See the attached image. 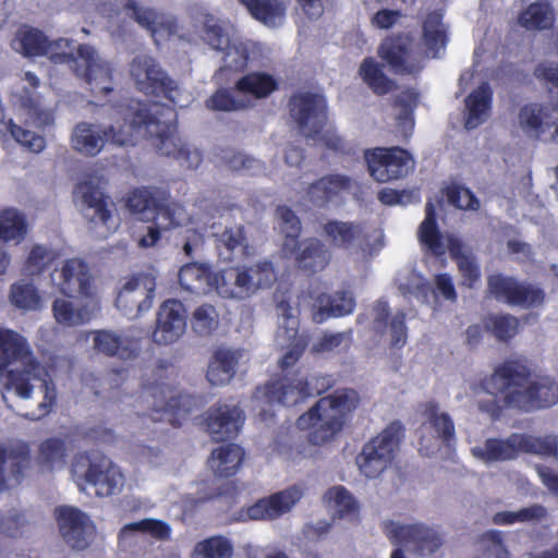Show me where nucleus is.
Here are the masks:
<instances>
[{"instance_id": "64", "label": "nucleus", "mask_w": 558, "mask_h": 558, "mask_svg": "<svg viewBox=\"0 0 558 558\" xmlns=\"http://www.w3.org/2000/svg\"><path fill=\"white\" fill-rule=\"evenodd\" d=\"M508 553L502 545L501 534L489 531L484 534L478 543V555L475 558H507Z\"/></svg>"}, {"instance_id": "55", "label": "nucleus", "mask_w": 558, "mask_h": 558, "mask_svg": "<svg viewBox=\"0 0 558 558\" xmlns=\"http://www.w3.org/2000/svg\"><path fill=\"white\" fill-rule=\"evenodd\" d=\"M359 74L363 82L378 95H384L393 87V83L384 74L380 64L373 58L363 60Z\"/></svg>"}, {"instance_id": "9", "label": "nucleus", "mask_w": 558, "mask_h": 558, "mask_svg": "<svg viewBox=\"0 0 558 558\" xmlns=\"http://www.w3.org/2000/svg\"><path fill=\"white\" fill-rule=\"evenodd\" d=\"M421 243L435 255H442L448 250L457 259L462 284L474 288L480 282L481 272L472 255L465 252L458 239L450 234H440L436 227L435 211L430 203L426 204V216L418 229Z\"/></svg>"}, {"instance_id": "23", "label": "nucleus", "mask_w": 558, "mask_h": 558, "mask_svg": "<svg viewBox=\"0 0 558 558\" xmlns=\"http://www.w3.org/2000/svg\"><path fill=\"white\" fill-rule=\"evenodd\" d=\"M155 289V279L149 275L130 279L118 294V310L130 318H136L151 307Z\"/></svg>"}, {"instance_id": "62", "label": "nucleus", "mask_w": 558, "mask_h": 558, "mask_svg": "<svg viewBox=\"0 0 558 558\" xmlns=\"http://www.w3.org/2000/svg\"><path fill=\"white\" fill-rule=\"evenodd\" d=\"M248 284V293L253 294L256 290L270 286L276 280L274 267L268 262L258 263L250 268H243Z\"/></svg>"}, {"instance_id": "31", "label": "nucleus", "mask_w": 558, "mask_h": 558, "mask_svg": "<svg viewBox=\"0 0 558 558\" xmlns=\"http://www.w3.org/2000/svg\"><path fill=\"white\" fill-rule=\"evenodd\" d=\"M126 9L138 25L150 33L157 45L178 35L179 26L171 15L158 14L153 9L135 2L128 3Z\"/></svg>"}, {"instance_id": "39", "label": "nucleus", "mask_w": 558, "mask_h": 558, "mask_svg": "<svg viewBox=\"0 0 558 558\" xmlns=\"http://www.w3.org/2000/svg\"><path fill=\"white\" fill-rule=\"evenodd\" d=\"M245 452L235 444L221 445L211 451L209 469L219 477H229L240 470Z\"/></svg>"}, {"instance_id": "14", "label": "nucleus", "mask_w": 558, "mask_h": 558, "mask_svg": "<svg viewBox=\"0 0 558 558\" xmlns=\"http://www.w3.org/2000/svg\"><path fill=\"white\" fill-rule=\"evenodd\" d=\"M40 85L39 77L25 72L22 85L12 92V101L16 109V118L27 126L43 129L54 121L53 109L35 92Z\"/></svg>"}, {"instance_id": "8", "label": "nucleus", "mask_w": 558, "mask_h": 558, "mask_svg": "<svg viewBox=\"0 0 558 558\" xmlns=\"http://www.w3.org/2000/svg\"><path fill=\"white\" fill-rule=\"evenodd\" d=\"M66 46L56 47L54 52L60 53L59 59L49 58L54 63H69L75 74L84 78L90 92L96 96L112 92L111 68L108 62L100 59L95 49L87 45H80L74 54L72 41L60 38Z\"/></svg>"}, {"instance_id": "26", "label": "nucleus", "mask_w": 558, "mask_h": 558, "mask_svg": "<svg viewBox=\"0 0 558 558\" xmlns=\"http://www.w3.org/2000/svg\"><path fill=\"white\" fill-rule=\"evenodd\" d=\"M488 290L497 300L513 306L535 307L544 301L541 290L501 275H493L488 278Z\"/></svg>"}, {"instance_id": "10", "label": "nucleus", "mask_w": 558, "mask_h": 558, "mask_svg": "<svg viewBox=\"0 0 558 558\" xmlns=\"http://www.w3.org/2000/svg\"><path fill=\"white\" fill-rule=\"evenodd\" d=\"M129 74L136 89L145 95L163 94L179 107H186L192 101V95L181 90L150 56H136L130 63Z\"/></svg>"}, {"instance_id": "20", "label": "nucleus", "mask_w": 558, "mask_h": 558, "mask_svg": "<svg viewBox=\"0 0 558 558\" xmlns=\"http://www.w3.org/2000/svg\"><path fill=\"white\" fill-rule=\"evenodd\" d=\"M365 158L371 175L378 182L400 179L414 168L411 155L399 147H377L367 151Z\"/></svg>"}, {"instance_id": "17", "label": "nucleus", "mask_w": 558, "mask_h": 558, "mask_svg": "<svg viewBox=\"0 0 558 558\" xmlns=\"http://www.w3.org/2000/svg\"><path fill=\"white\" fill-rule=\"evenodd\" d=\"M383 530L392 544L410 547L422 556L432 555L442 544L436 530L421 523L387 520L383 524Z\"/></svg>"}, {"instance_id": "47", "label": "nucleus", "mask_w": 558, "mask_h": 558, "mask_svg": "<svg viewBox=\"0 0 558 558\" xmlns=\"http://www.w3.org/2000/svg\"><path fill=\"white\" fill-rule=\"evenodd\" d=\"M25 215L14 207H0V242L20 244L27 235Z\"/></svg>"}, {"instance_id": "21", "label": "nucleus", "mask_w": 558, "mask_h": 558, "mask_svg": "<svg viewBox=\"0 0 558 558\" xmlns=\"http://www.w3.org/2000/svg\"><path fill=\"white\" fill-rule=\"evenodd\" d=\"M142 397L156 411L167 412L171 416L169 421L173 423H179L195 405L191 396L183 395L165 383L145 386Z\"/></svg>"}, {"instance_id": "58", "label": "nucleus", "mask_w": 558, "mask_h": 558, "mask_svg": "<svg viewBox=\"0 0 558 558\" xmlns=\"http://www.w3.org/2000/svg\"><path fill=\"white\" fill-rule=\"evenodd\" d=\"M233 547L221 536H214L197 543L191 558H231Z\"/></svg>"}, {"instance_id": "3", "label": "nucleus", "mask_w": 558, "mask_h": 558, "mask_svg": "<svg viewBox=\"0 0 558 558\" xmlns=\"http://www.w3.org/2000/svg\"><path fill=\"white\" fill-rule=\"evenodd\" d=\"M423 40L426 56L410 47L407 37L387 38L379 47V56L398 73L414 74L424 66L426 57L439 58L448 43L447 27L442 15L429 13L423 22Z\"/></svg>"}, {"instance_id": "28", "label": "nucleus", "mask_w": 558, "mask_h": 558, "mask_svg": "<svg viewBox=\"0 0 558 558\" xmlns=\"http://www.w3.org/2000/svg\"><path fill=\"white\" fill-rule=\"evenodd\" d=\"M186 329V312L184 305L177 300L162 303L157 314V325L153 333L154 340L160 344L177 341Z\"/></svg>"}, {"instance_id": "60", "label": "nucleus", "mask_w": 558, "mask_h": 558, "mask_svg": "<svg viewBox=\"0 0 558 558\" xmlns=\"http://www.w3.org/2000/svg\"><path fill=\"white\" fill-rule=\"evenodd\" d=\"M546 515V509L539 505H533L517 511H501L494 515L493 521L499 525H510L514 523L532 522L543 519Z\"/></svg>"}, {"instance_id": "32", "label": "nucleus", "mask_w": 558, "mask_h": 558, "mask_svg": "<svg viewBox=\"0 0 558 558\" xmlns=\"http://www.w3.org/2000/svg\"><path fill=\"white\" fill-rule=\"evenodd\" d=\"M61 46H66V43L48 41L41 31L27 25L21 26L11 41L12 49L24 57L47 56L59 59L60 53L54 52L53 49Z\"/></svg>"}, {"instance_id": "13", "label": "nucleus", "mask_w": 558, "mask_h": 558, "mask_svg": "<svg viewBox=\"0 0 558 558\" xmlns=\"http://www.w3.org/2000/svg\"><path fill=\"white\" fill-rule=\"evenodd\" d=\"M402 437V425L393 422L368 440L356 458L360 472L367 478L383 474L391 465Z\"/></svg>"}, {"instance_id": "61", "label": "nucleus", "mask_w": 558, "mask_h": 558, "mask_svg": "<svg viewBox=\"0 0 558 558\" xmlns=\"http://www.w3.org/2000/svg\"><path fill=\"white\" fill-rule=\"evenodd\" d=\"M219 327V314L210 304H203L195 308L192 315V328L202 336L210 335Z\"/></svg>"}, {"instance_id": "41", "label": "nucleus", "mask_w": 558, "mask_h": 558, "mask_svg": "<svg viewBox=\"0 0 558 558\" xmlns=\"http://www.w3.org/2000/svg\"><path fill=\"white\" fill-rule=\"evenodd\" d=\"M247 12L268 27L282 25L290 0H239Z\"/></svg>"}, {"instance_id": "40", "label": "nucleus", "mask_w": 558, "mask_h": 558, "mask_svg": "<svg viewBox=\"0 0 558 558\" xmlns=\"http://www.w3.org/2000/svg\"><path fill=\"white\" fill-rule=\"evenodd\" d=\"M493 92L487 83L473 90L465 99V129L473 130L490 116Z\"/></svg>"}, {"instance_id": "11", "label": "nucleus", "mask_w": 558, "mask_h": 558, "mask_svg": "<svg viewBox=\"0 0 558 558\" xmlns=\"http://www.w3.org/2000/svg\"><path fill=\"white\" fill-rule=\"evenodd\" d=\"M71 473L81 490H86L89 485L98 497L119 494L124 486V476L120 469L104 457L92 459L86 454H77Z\"/></svg>"}, {"instance_id": "37", "label": "nucleus", "mask_w": 558, "mask_h": 558, "mask_svg": "<svg viewBox=\"0 0 558 558\" xmlns=\"http://www.w3.org/2000/svg\"><path fill=\"white\" fill-rule=\"evenodd\" d=\"M93 343L97 352L106 355H118L121 359H130L138 350L137 339L109 330L94 331Z\"/></svg>"}, {"instance_id": "42", "label": "nucleus", "mask_w": 558, "mask_h": 558, "mask_svg": "<svg viewBox=\"0 0 558 558\" xmlns=\"http://www.w3.org/2000/svg\"><path fill=\"white\" fill-rule=\"evenodd\" d=\"M283 253L287 256L293 255L301 268L313 271L324 269L330 260L329 251L316 239L304 240L302 243L298 242L293 252Z\"/></svg>"}, {"instance_id": "50", "label": "nucleus", "mask_w": 558, "mask_h": 558, "mask_svg": "<svg viewBox=\"0 0 558 558\" xmlns=\"http://www.w3.org/2000/svg\"><path fill=\"white\" fill-rule=\"evenodd\" d=\"M236 353L232 350H218L208 365L207 379L211 385L228 384L235 374Z\"/></svg>"}, {"instance_id": "18", "label": "nucleus", "mask_w": 558, "mask_h": 558, "mask_svg": "<svg viewBox=\"0 0 558 558\" xmlns=\"http://www.w3.org/2000/svg\"><path fill=\"white\" fill-rule=\"evenodd\" d=\"M279 328L276 335V342L283 351L280 359L281 368L293 366L301 357L305 347V338L299 333L298 310L289 303L281 301L277 305Z\"/></svg>"}, {"instance_id": "56", "label": "nucleus", "mask_w": 558, "mask_h": 558, "mask_svg": "<svg viewBox=\"0 0 558 558\" xmlns=\"http://www.w3.org/2000/svg\"><path fill=\"white\" fill-rule=\"evenodd\" d=\"M276 215L278 227L286 236L282 244V251L293 252L298 244L296 239L301 232V222L294 213L286 206H279Z\"/></svg>"}, {"instance_id": "57", "label": "nucleus", "mask_w": 558, "mask_h": 558, "mask_svg": "<svg viewBox=\"0 0 558 558\" xmlns=\"http://www.w3.org/2000/svg\"><path fill=\"white\" fill-rule=\"evenodd\" d=\"M60 256L59 252L43 244L34 245L24 264V271L28 276L40 275L50 264Z\"/></svg>"}, {"instance_id": "59", "label": "nucleus", "mask_w": 558, "mask_h": 558, "mask_svg": "<svg viewBox=\"0 0 558 558\" xmlns=\"http://www.w3.org/2000/svg\"><path fill=\"white\" fill-rule=\"evenodd\" d=\"M206 107L216 111H238L248 108L247 98L241 94H232L230 90L218 89L207 101Z\"/></svg>"}, {"instance_id": "49", "label": "nucleus", "mask_w": 558, "mask_h": 558, "mask_svg": "<svg viewBox=\"0 0 558 558\" xmlns=\"http://www.w3.org/2000/svg\"><path fill=\"white\" fill-rule=\"evenodd\" d=\"M329 512L339 519L354 520L360 506L350 492L343 486L329 488L324 496Z\"/></svg>"}, {"instance_id": "19", "label": "nucleus", "mask_w": 558, "mask_h": 558, "mask_svg": "<svg viewBox=\"0 0 558 558\" xmlns=\"http://www.w3.org/2000/svg\"><path fill=\"white\" fill-rule=\"evenodd\" d=\"M423 415L425 421L418 429L420 452L430 457L440 449L441 444H450L454 437V425L451 417L433 403L425 405Z\"/></svg>"}, {"instance_id": "34", "label": "nucleus", "mask_w": 558, "mask_h": 558, "mask_svg": "<svg viewBox=\"0 0 558 558\" xmlns=\"http://www.w3.org/2000/svg\"><path fill=\"white\" fill-rule=\"evenodd\" d=\"M66 456L68 449L63 439L51 437L43 440L36 457L37 473L47 476L64 469Z\"/></svg>"}, {"instance_id": "16", "label": "nucleus", "mask_w": 558, "mask_h": 558, "mask_svg": "<svg viewBox=\"0 0 558 558\" xmlns=\"http://www.w3.org/2000/svg\"><path fill=\"white\" fill-rule=\"evenodd\" d=\"M74 197L97 236L106 238L117 228V222L104 199L99 179L93 178L78 183L74 190Z\"/></svg>"}, {"instance_id": "1", "label": "nucleus", "mask_w": 558, "mask_h": 558, "mask_svg": "<svg viewBox=\"0 0 558 558\" xmlns=\"http://www.w3.org/2000/svg\"><path fill=\"white\" fill-rule=\"evenodd\" d=\"M37 383L44 399L35 411L25 414L29 420H40L51 412L57 401L56 387L47 368L34 360L26 338L0 327V389L8 407L12 397L29 399Z\"/></svg>"}, {"instance_id": "5", "label": "nucleus", "mask_w": 558, "mask_h": 558, "mask_svg": "<svg viewBox=\"0 0 558 558\" xmlns=\"http://www.w3.org/2000/svg\"><path fill=\"white\" fill-rule=\"evenodd\" d=\"M134 101L121 106L111 113L112 123L106 126L81 122L72 134V147L85 155L95 156L101 151L106 143L126 146L135 144V126L133 125Z\"/></svg>"}, {"instance_id": "36", "label": "nucleus", "mask_w": 558, "mask_h": 558, "mask_svg": "<svg viewBox=\"0 0 558 558\" xmlns=\"http://www.w3.org/2000/svg\"><path fill=\"white\" fill-rule=\"evenodd\" d=\"M354 183L351 179L340 175L330 174L312 183L306 191L308 202L316 206H324L335 197L350 192Z\"/></svg>"}, {"instance_id": "38", "label": "nucleus", "mask_w": 558, "mask_h": 558, "mask_svg": "<svg viewBox=\"0 0 558 558\" xmlns=\"http://www.w3.org/2000/svg\"><path fill=\"white\" fill-rule=\"evenodd\" d=\"M98 310V300H89L88 303L80 306H75L73 302L62 298H57L52 302V313L56 322L69 327L89 322Z\"/></svg>"}, {"instance_id": "29", "label": "nucleus", "mask_w": 558, "mask_h": 558, "mask_svg": "<svg viewBox=\"0 0 558 558\" xmlns=\"http://www.w3.org/2000/svg\"><path fill=\"white\" fill-rule=\"evenodd\" d=\"M243 411L231 404H219L208 411L206 425L211 438L216 441L238 435L244 424Z\"/></svg>"}, {"instance_id": "24", "label": "nucleus", "mask_w": 558, "mask_h": 558, "mask_svg": "<svg viewBox=\"0 0 558 558\" xmlns=\"http://www.w3.org/2000/svg\"><path fill=\"white\" fill-rule=\"evenodd\" d=\"M538 445H531V436L512 434L506 439L488 438L483 444L472 447V456L484 462H498L514 459L520 452L542 450Z\"/></svg>"}, {"instance_id": "6", "label": "nucleus", "mask_w": 558, "mask_h": 558, "mask_svg": "<svg viewBox=\"0 0 558 558\" xmlns=\"http://www.w3.org/2000/svg\"><path fill=\"white\" fill-rule=\"evenodd\" d=\"M175 121L177 113L170 107L157 102L145 105L134 101L135 142L141 136L154 138L157 150L174 159L181 147L185 146L178 135Z\"/></svg>"}, {"instance_id": "35", "label": "nucleus", "mask_w": 558, "mask_h": 558, "mask_svg": "<svg viewBox=\"0 0 558 558\" xmlns=\"http://www.w3.org/2000/svg\"><path fill=\"white\" fill-rule=\"evenodd\" d=\"M9 304L23 313L40 312L45 300L39 288L28 279H19L11 283L8 290Z\"/></svg>"}, {"instance_id": "63", "label": "nucleus", "mask_w": 558, "mask_h": 558, "mask_svg": "<svg viewBox=\"0 0 558 558\" xmlns=\"http://www.w3.org/2000/svg\"><path fill=\"white\" fill-rule=\"evenodd\" d=\"M485 326L499 340L512 338L519 328L518 319L509 315H494L486 319Z\"/></svg>"}, {"instance_id": "33", "label": "nucleus", "mask_w": 558, "mask_h": 558, "mask_svg": "<svg viewBox=\"0 0 558 558\" xmlns=\"http://www.w3.org/2000/svg\"><path fill=\"white\" fill-rule=\"evenodd\" d=\"M187 220L189 216L185 209L179 203H170L149 220L153 225L148 226L146 233L138 238V246L143 248L155 246L160 240L161 231L181 227Z\"/></svg>"}, {"instance_id": "45", "label": "nucleus", "mask_w": 558, "mask_h": 558, "mask_svg": "<svg viewBox=\"0 0 558 558\" xmlns=\"http://www.w3.org/2000/svg\"><path fill=\"white\" fill-rule=\"evenodd\" d=\"M215 274L209 266L201 263L184 265L179 272L182 288L193 293L206 294L214 290Z\"/></svg>"}, {"instance_id": "54", "label": "nucleus", "mask_w": 558, "mask_h": 558, "mask_svg": "<svg viewBox=\"0 0 558 558\" xmlns=\"http://www.w3.org/2000/svg\"><path fill=\"white\" fill-rule=\"evenodd\" d=\"M320 315L326 313L329 316L340 317L349 315L354 311L355 300L349 291H338L333 295H319L316 300Z\"/></svg>"}, {"instance_id": "30", "label": "nucleus", "mask_w": 558, "mask_h": 558, "mask_svg": "<svg viewBox=\"0 0 558 558\" xmlns=\"http://www.w3.org/2000/svg\"><path fill=\"white\" fill-rule=\"evenodd\" d=\"M326 238L351 254H368L365 232L359 223L331 220L324 225Z\"/></svg>"}, {"instance_id": "44", "label": "nucleus", "mask_w": 558, "mask_h": 558, "mask_svg": "<svg viewBox=\"0 0 558 558\" xmlns=\"http://www.w3.org/2000/svg\"><path fill=\"white\" fill-rule=\"evenodd\" d=\"M388 305L384 301H379L374 305L373 317L376 328L384 327V335L388 336L389 343L393 347H402L407 342V326L404 323V315L402 313L396 314L389 323Z\"/></svg>"}, {"instance_id": "12", "label": "nucleus", "mask_w": 558, "mask_h": 558, "mask_svg": "<svg viewBox=\"0 0 558 558\" xmlns=\"http://www.w3.org/2000/svg\"><path fill=\"white\" fill-rule=\"evenodd\" d=\"M310 396L308 383L300 374L284 376L257 388L252 403L260 422L268 423L275 416L274 407L295 405Z\"/></svg>"}, {"instance_id": "7", "label": "nucleus", "mask_w": 558, "mask_h": 558, "mask_svg": "<svg viewBox=\"0 0 558 558\" xmlns=\"http://www.w3.org/2000/svg\"><path fill=\"white\" fill-rule=\"evenodd\" d=\"M290 112L300 132L314 144L332 150L342 148V140L333 129L327 128V104L318 93L303 92L290 100Z\"/></svg>"}, {"instance_id": "4", "label": "nucleus", "mask_w": 558, "mask_h": 558, "mask_svg": "<svg viewBox=\"0 0 558 558\" xmlns=\"http://www.w3.org/2000/svg\"><path fill=\"white\" fill-rule=\"evenodd\" d=\"M359 403V395L353 389L336 390L320 398L314 407L301 415L296 421L298 427L310 430L311 444L325 445L342 430Z\"/></svg>"}, {"instance_id": "52", "label": "nucleus", "mask_w": 558, "mask_h": 558, "mask_svg": "<svg viewBox=\"0 0 558 558\" xmlns=\"http://www.w3.org/2000/svg\"><path fill=\"white\" fill-rule=\"evenodd\" d=\"M518 21L529 31L548 29L555 21L554 9L547 1H536L521 12Z\"/></svg>"}, {"instance_id": "43", "label": "nucleus", "mask_w": 558, "mask_h": 558, "mask_svg": "<svg viewBox=\"0 0 558 558\" xmlns=\"http://www.w3.org/2000/svg\"><path fill=\"white\" fill-rule=\"evenodd\" d=\"M277 81L272 75L262 72H254L242 76L235 83V92L247 98L248 108L254 106L255 100L266 98L277 88Z\"/></svg>"}, {"instance_id": "53", "label": "nucleus", "mask_w": 558, "mask_h": 558, "mask_svg": "<svg viewBox=\"0 0 558 558\" xmlns=\"http://www.w3.org/2000/svg\"><path fill=\"white\" fill-rule=\"evenodd\" d=\"M255 45L250 41H243L238 35L231 39L230 46L226 47L223 52V66L217 72L216 76L219 77L226 69L241 71L246 68L251 57V48Z\"/></svg>"}, {"instance_id": "48", "label": "nucleus", "mask_w": 558, "mask_h": 558, "mask_svg": "<svg viewBox=\"0 0 558 558\" xmlns=\"http://www.w3.org/2000/svg\"><path fill=\"white\" fill-rule=\"evenodd\" d=\"M170 203L175 202L172 199H163L162 202H159L153 195L151 191L147 189H140L130 194L126 201V206L137 219L149 221Z\"/></svg>"}, {"instance_id": "46", "label": "nucleus", "mask_w": 558, "mask_h": 558, "mask_svg": "<svg viewBox=\"0 0 558 558\" xmlns=\"http://www.w3.org/2000/svg\"><path fill=\"white\" fill-rule=\"evenodd\" d=\"M214 290L226 299H245L250 296L245 270L227 268L215 274Z\"/></svg>"}, {"instance_id": "51", "label": "nucleus", "mask_w": 558, "mask_h": 558, "mask_svg": "<svg viewBox=\"0 0 558 558\" xmlns=\"http://www.w3.org/2000/svg\"><path fill=\"white\" fill-rule=\"evenodd\" d=\"M203 24V40L217 51L229 47L231 39L236 36V32L231 24L220 21L213 15H206Z\"/></svg>"}, {"instance_id": "2", "label": "nucleus", "mask_w": 558, "mask_h": 558, "mask_svg": "<svg viewBox=\"0 0 558 558\" xmlns=\"http://www.w3.org/2000/svg\"><path fill=\"white\" fill-rule=\"evenodd\" d=\"M478 407L490 416L498 414L499 397L506 407L523 411L547 408L558 401V385L548 376L531 377L524 364L507 361L481 385L474 387Z\"/></svg>"}, {"instance_id": "22", "label": "nucleus", "mask_w": 558, "mask_h": 558, "mask_svg": "<svg viewBox=\"0 0 558 558\" xmlns=\"http://www.w3.org/2000/svg\"><path fill=\"white\" fill-rule=\"evenodd\" d=\"M300 486H291L281 492L257 500L254 505L241 510L238 520H275L290 512L303 497Z\"/></svg>"}, {"instance_id": "15", "label": "nucleus", "mask_w": 558, "mask_h": 558, "mask_svg": "<svg viewBox=\"0 0 558 558\" xmlns=\"http://www.w3.org/2000/svg\"><path fill=\"white\" fill-rule=\"evenodd\" d=\"M51 286L61 294L75 298L84 296L89 300H97L95 279L88 264L78 257L63 260L50 274Z\"/></svg>"}, {"instance_id": "25", "label": "nucleus", "mask_w": 558, "mask_h": 558, "mask_svg": "<svg viewBox=\"0 0 558 558\" xmlns=\"http://www.w3.org/2000/svg\"><path fill=\"white\" fill-rule=\"evenodd\" d=\"M56 519L64 542L74 549H85L95 535L93 521L81 510L73 507L56 509Z\"/></svg>"}, {"instance_id": "27", "label": "nucleus", "mask_w": 558, "mask_h": 558, "mask_svg": "<svg viewBox=\"0 0 558 558\" xmlns=\"http://www.w3.org/2000/svg\"><path fill=\"white\" fill-rule=\"evenodd\" d=\"M29 446L21 440L0 445V490L17 484L31 464Z\"/></svg>"}]
</instances>
